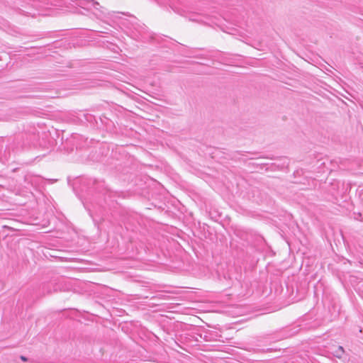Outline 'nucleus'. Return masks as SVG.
<instances>
[{"instance_id":"nucleus-1","label":"nucleus","mask_w":363,"mask_h":363,"mask_svg":"<svg viewBox=\"0 0 363 363\" xmlns=\"http://www.w3.org/2000/svg\"><path fill=\"white\" fill-rule=\"evenodd\" d=\"M21 359L24 362H26L28 360V359L25 356H21Z\"/></svg>"}]
</instances>
